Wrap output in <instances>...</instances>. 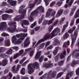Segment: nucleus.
<instances>
[{
	"instance_id": "nucleus-56",
	"label": "nucleus",
	"mask_w": 79,
	"mask_h": 79,
	"mask_svg": "<svg viewBox=\"0 0 79 79\" xmlns=\"http://www.w3.org/2000/svg\"><path fill=\"white\" fill-rule=\"evenodd\" d=\"M31 50H32V48H27L25 50V52H27H27H29V51H31Z\"/></svg>"
},
{
	"instance_id": "nucleus-4",
	"label": "nucleus",
	"mask_w": 79,
	"mask_h": 79,
	"mask_svg": "<svg viewBox=\"0 0 79 79\" xmlns=\"http://www.w3.org/2000/svg\"><path fill=\"white\" fill-rule=\"evenodd\" d=\"M33 12L35 13L34 14L36 15L38 14V13H40V12L44 13V8L42 6H39Z\"/></svg>"
},
{
	"instance_id": "nucleus-21",
	"label": "nucleus",
	"mask_w": 79,
	"mask_h": 79,
	"mask_svg": "<svg viewBox=\"0 0 79 79\" xmlns=\"http://www.w3.org/2000/svg\"><path fill=\"white\" fill-rule=\"evenodd\" d=\"M10 15L7 14H4L2 15V20H6V19H7V18H8V17Z\"/></svg>"
},
{
	"instance_id": "nucleus-36",
	"label": "nucleus",
	"mask_w": 79,
	"mask_h": 79,
	"mask_svg": "<svg viewBox=\"0 0 79 79\" xmlns=\"http://www.w3.org/2000/svg\"><path fill=\"white\" fill-rule=\"evenodd\" d=\"M56 73H57V72L56 71H53L51 74L52 77L53 78L55 77L56 76Z\"/></svg>"
},
{
	"instance_id": "nucleus-25",
	"label": "nucleus",
	"mask_w": 79,
	"mask_h": 79,
	"mask_svg": "<svg viewBox=\"0 0 79 79\" xmlns=\"http://www.w3.org/2000/svg\"><path fill=\"white\" fill-rule=\"evenodd\" d=\"M76 26H74V27H73L72 28H70L68 31V33L72 34L74 31L75 29H76Z\"/></svg>"
},
{
	"instance_id": "nucleus-28",
	"label": "nucleus",
	"mask_w": 79,
	"mask_h": 79,
	"mask_svg": "<svg viewBox=\"0 0 79 79\" xmlns=\"http://www.w3.org/2000/svg\"><path fill=\"white\" fill-rule=\"evenodd\" d=\"M19 56H20V51H19V53H16L14 55L13 59H16V58H18Z\"/></svg>"
},
{
	"instance_id": "nucleus-14",
	"label": "nucleus",
	"mask_w": 79,
	"mask_h": 79,
	"mask_svg": "<svg viewBox=\"0 0 79 79\" xmlns=\"http://www.w3.org/2000/svg\"><path fill=\"white\" fill-rule=\"evenodd\" d=\"M7 2H8L11 6H14L15 5H16V1H13L11 0H8Z\"/></svg>"
},
{
	"instance_id": "nucleus-8",
	"label": "nucleus",
	"mask_w": 79,
	"mask_h": 79,
	"mask_svg": "<svg viewBox=\"0 0 79 79\" xmlns=\"http://www.w3.org/2000/svg\"><path fill=\"white\" fill-rule=\"evenodd\" d=\"M16 68V66L14 65L11 69L12 72H13L14 73H16L19 70V68H20V65L18 64L17 66V69H15Z\"/></svg>"
},
{
	"instance_id": "nucleus-54",
	"label": "nucleus",
	"mask_w": 79,
	"mask_h": 79,
	"mask_svg": "<svg viewBox=\"0 0 79 79\" xmlns=\"http://www.w3.org/2000/svg\"><path fill=\"white\" fill-rule=\"evenodd\" d=\"M9 72V69H6L5 70H4V74H7Z\"/></svg>"
},
{
	"instance_id": "nucleus-9",
	"label": "nucleus",
	"mask_w": 79,
	"mask_h": 79,
	"mask_svg": "<svg viewBox=\"0 0 79 79\" xmlns=\"http://www.w3.org/2000/svg\"><path fill=\"white\" fill-rule=\"evenodd\" d=\"M15 27H10L7 29V31L9 32L13 33L14 32V31H16V32H18V30L16 29V26H15Z\"/></svg>"
},
{
	"instance_id": "nucleus-29",
	"label": "nucleus",
	"mask_w": 79,
	"mask_h": 79,
	"mask_svg": "<svg viewBox=\"0 0 79 79\" xmlns=\"http://www.w3.org/2000/svg\"><path fill=\"white\" fill-rule=\"evenodd\" d=\"M6 53L7 55H11L13 53V49L11 48L9 49L6 52Z\"/></svg>"
},
{
	"instance_id": "nucleus-34",
	"label": "nucleus",
	"mask_w": 79,
	"mask_h": 79,
	"mask_svg": "<svg viewBox=\"0 0 79 79\" xmlns=\"http://www.w3.org/2000/svg\"><path fill=\"white\" fill-rule=\"evenodd\" d=\"M6 50V48L5 47H0V53L2 52H4Z\"/></svg>"
},
{
	"instance_id": "nucleus-12",
	"label": "nucleus",
	"mask_w": 79,
	"mask_h": 79,
	"mask_svg": "<svg viewBox=\"0 0 79 79\" xmlns=\"http://www.w3.org/2000/svg\"><path fill=\"white\" fill-rule=\"evenodd\" d=\"M8 60L6 59L3 60L2 62L0 61V66L2 65V66H5L8 64Z\"/></svg>"
},
{
	"instance_id": "nucleus-41",
	"label": "nucleus",
	"mask_w": 79,
	"mask_h": 79,
	"mask_svg": "<svg viewBox=\"0 0 79 79\" xmlns=\"http://www.w3.org/2000/svg\"><path fill=\"white\" fill-rule=\"evenodd\" d=\"M72 55L73 57H74V58H77V57H79V53H76L75 54H74L73 56L72 53Z\"/></svg>"
},
{
	"instance_id": "nucleus-49",
	"label": "nucleus",
	"mask_w": 79,
	"mask_h": 79,
	"mask_svg": "<svg viewBox=\"0 0 79 79\" xmlns=\"http://www.w3.org/2000/svg\"><path fill=\"white\" fill-rule=\"evenodd\" d=\"M58 20H56L53 23H52V26H55L57 24H58Z\"/></svg>"
},
{
	"instance_id": "nucleus-57",
	"label": "nucleus",
	"mask_w": 79,
	"mask_h": 79,
	"mask_svg": "<svg viewBox=\"0 0 79 79\" xmlns=\"http://www.w3.org/2000/svg\"><path fill=\"white\" fill-rule=\"evenodd\" d=\"M76 10V6H73L71 9V10L72 11H73V12H74L75 11V10Z\"/></svg>"
},
{
	"instance_id": "nucleus-35",
	"label": "nucleus",
	"mask_w": 79,
	"mask_h": 79,
	"mask_svg": "<svg viewBox=\"0 0 79 79\" xmlns=\"http://www.w3.org/2000/svg\"><path fill=\"white\" fill-rule=\"evenodd\" d=\"M55 17H53L48 22V25H50V24H51L53 22V21L55 20Z\"/></svg>"
},
{
	"instance_id": "nucleus-19",
	"label": "nucleus",
	"mask_w": 79,
	"mask_h": 79,
	"mask_svg": "<svg viewBox=\"0 0 79 79\" xmlns=\"http://www.w3.org/2000/svg\"><path fill=\"white\" fill-rule=\"evenodd\" d=\"M61 50V48L58 47H56L55 48V50L53 52V54L54 55H56V54H57V53H58V50Z\"/></svg>"
},
{
	"instance_id": "nucleus-63",
	"label": "nucleus",
	"mask_w": 79,
	"mask_h": 79,
	"mask_svg": "<svg viewBox=\"0 0 79 79\" xmlns=\"http://www.w3.org/2000/svg\"><path fill=\"white\" fill-rule=\"evenodd\" d=\"M36 26V23L35 22H34L32 24L31 26V28H33L35 26Z\"/></svg>"
},
{
	"instance_id": "nucleus-40",
	"label": "nucleus",
	"mask_w": 79,
	"mask_h": 79,
	"mask_svg": "<svg viewBox=\"0 0 79 79\" xmlns=\"http://www.w3.org/2000/svg\"><path fill=\"white\" fill-rule=\"evenodd\" d=\"M76 39H75L74 38H72V44H71V47H73V45H74V42H75V41H76Z\"/></svg>"
},
{
	"instance_id": "nucleus-3",
	"label": "nucleus",
	"mask_w": 79,
	"mask_h": 79,
	"mask_svg": "<svg viewBox=\"0 0 79 79\" xmlns=\"http://www.w3.org/2000/svg\"><path fill=\"white\" fill-rule=\"evenodd\" d=\"M27 10V8H26L22 10L20 9V13L21 14V15L20 17V19H24V17L26 15V11Z\"/></svg>"
},
{
	"instance_id": "nucleus-32",
	"label": "nucleus",
	"mask_w": 79,
	"mask_h": 79,
	"mask_svg": "<svg viewBox=\"0 0 79 79\" xmlns=\"http://www.w3.org/2000/svg\"><path fill=\"white\" fill-rule=\"evenodd\" d=\"M13 12H14V10L11 9H9V10L5 11V13H8L9 14H10V13H13Z\"/></svg>"
},
{
	"instance_id": "nucleus-27",
	"label": "nucleus",
	"mask_w": 79,
	"mask_h": 79,
	"mask_svg": "<svg viewBox=\"0 0 79 79\" xmlns=\"http://www.w3.org/2000/svg\"><path fill=\"white\" fill-rule=\"evenodd\" d=\"M4 44L6 46H7L8 47H9V46H10L11 44L10 40H5Z\"/></svg>"
},
{
	"instance_id": "nucleus-1",
	"label": "nucleus",
	"mask_w": 79,
	"mask_h": 79,
	"mask_svg": "<svg viewBox=\"0 0 79 79\" xmlns=\"http://www.w3.org/2000/svg\"><path fill=\"white\" fill-rule=\"evenodd\" d=\"M60 32V29L58 27H56L55 29L51 33V34H49V33H47L46 35H45L44 38L43 39L40 40L38 41L37 42L36 44L35 45L34 48L35 47H37L38 45H39L41 42H45V40L48 39H49L50 38H53L55 35L58 34V33H59Z\"/></svg>"
},
{
	"instance_id": "nucleus-47",
	"label": "nucleus",
	"mask_w": 79,
	"mask_h": 79,
	"mask_svg": "<svg viewBox=\"0 0 79 79\" xmlns=\"http://www.w3.org/2000/svg\"><path fill=\"white\" fill-rule=\"evenodd\" d=\"M53 26H51L49 27L48 31L49 32H51V31H52V30L53 29Z\"/></svg>"
},
{
	"instance_id": "nucleus-39",
	"label": "nucleus",
	"mask_w": 79,
	"mask_h": 79,
	"mask_svg": "<svg viewBox=\"0 0 79 79\" xmlns=\"http://www.w3.org/2000/svg\"><path fill=\"white\" fill-rule=\"evenodd\" d=\"M44 56H42L39 59V62L40 63H42V61H43V60H44Z\"/></svg>"
},
{
	"instance_id": "nucleus-44",
	"label": "nucleus",
	"mask_w": 79,
	"mask_h": 79,
	"mask_svg": "<svg viewBox=\"0 0 79 79\" xmlns=\"http://www.w3.org/2000/svg\"><path fill=\"white\" fill-rule=\"evenodd\" d=\"M74 19H73L71 20V22L70 24V26H73V24H74Z\"/></svg>"
},
{
	"instance_id": "nucleus-52",
	"label": "nucleus",
	"mask_w": 79,
	"mask_h": 79,
	"mask_svg": "<svg viewBox=\"0 0 79 79\" xmlns=\"http://www.w3.org/2000/svg\"><path fill=\"white\" fill-rule=\"evenodd\" d=\"M53 48V45H50L47 48V50H51L52 49V48Z\"/></svg>"
},
{
	"instance_id": "nucleus-7",
	"label": "nucleus",
	"mask_w": 79,
	"mask_h": 79,
	"mask_svg": "<svg viewBox=\"0 0 79 79\" xmlns=\"http://www.w3.org/2000/svg\"><path fill=\"white\" fill-rule=\"evenodd\" d=\"M78 32H79V29L78 28H77L74 31L73 35L72 34L70 35L71 38L76 39L77 37V35H78Z\"/></svg>"
},
{
	"instance_id": "nucleus-24",
	"label": "nucleus",
	"mask_w": 79,
	"mask_h": 79,
	"mask_svg": "<svg viewBox=\"0 0 79 79\" xmlns=\"http://www.w3.org/2000/svg\"><path fill=\"white\" fill-rule=\"evenodd\" d=\"M34 13L33 11L31 14L30 17L29 18V20L30 22H32V21H33V18L32 16H33L34 15H36V14H34Z\"/></svg>"
},
{
	"instance_id": "nucleus-45",
	"label": "nucleus",
	"mask_w": 79,
	"mask_h": 79,
	"mask_svg": "<svg viewBox=\"0 0 79 79\" xmlns=\"http://www.w3.org/2000/svg\"><path fill=\"white\" fill-rule=\"evenodd\" d=\"M14 21H18L20 20V17L19 16H17L16 18L14 19Z\"/></svg>"
},
{
	"instance_id": "nucleus-51",
	"label": "nucleus",
	"mask_w": 79,
	"mask_h": 79,
	"mask_svg": "<svg viewBox=\"0 0 79 79\" xmlns=\"http://www.w3.org/2000/svg\"><path fill=\"white\" fill-rule=\"evenodd\" d=\"M79 52V49H78V50L77 49H75L73 52V56L74 55V54L77 53V52Z\"/></svg>"
},
{
	"instance_id": "nucleus-22",
	"label": "nucleus",
	"mask_w": 79,
	"mask_h": 79,
	"mask_svg": "<svg viewBox=\"0 0 79 79\" xmlns=\"http://www.w3.org/2000/svg\"><path fill=\"white\" fill-rule=\"evenodd\" d=\"M68 21H67L66 23V24L64 25L63 26V28L62 31V32H63L64 31L66 30V29L68 27Z\"/></svg>"
},
{
	"instance_id": "nucleus-58",
	"label": "nucleus",
	"mask_w": 79,
	"mask_h": 79,
	"mask_svg": "<svg viewBox=\"0 0 79 79\" xmlns=\"http://www.w3.org/2000/svg\"><path fill=\"white\" fill-rule=\"evenodd\" d=\"M34 51L32 50L30 53V56L32 57L33 56V55H34Z\"/></svg>"
},
{
	"instance_id": "nucleus-61",
	"label": "nucleus",
	"mask_w": 79,
	"mask_h": 79,
	"mask_svg": "<svg viewBox=\"0 0 79 79\" xmlns=\"http://www.w3.org/2000/svg\"><path fill=\"white\" fill-rule=\"evenodd\" d=\"M73 0H71L70 2L69 3V6H71L72 5V4H73Z\"/></svg>"
},
{
	"instance_id": "nucleus-53",
	"label": "nucleus",
	"mask_w": 79,
	"mask_h": 79,
	"mask_svg": "<svg viewBox=\"0 0 79 79\" xmlns=\"http://www.w3.org/2000/svg\"><path fill=\"white\" fill-rule=\"evenodd\" d=\"M1 35L3 37H5V36H9V35L5 33H3L1 34Z\"/></svg>"
},
{
	"instance_id": "nucleus-60",
	"label": "nucleus",
	"mask_w": 79,
	"mask_h": 79,
	"mask_svg": "<svg viewBox=\"0 0 79 79\" xmlns=\"http://www.w3.org/2000/svg\"><path fill=\"white\" fill-rule=\"evenodd\" d=\"M25 60H26V57H24L20 61V64H22L24 61Z\"/></svg>"
},
{
	"instance_id": "nucleus-17",
	"label": "nucleus",
	"mask_w": 79,
	"mask_h": 79,
	"mask_svg": "<svg viewBox=\"0 0 79 79\" xmlns=\"http://www.w3.org/2000/svg\"><path fill=\"white\" fill-rule=\"evenodd\" d=\"M52 9H48V11L46 12V18H48L50 16V12L52 11Z\"/></svg>"
},
{
	"instance_id": "nucleus-5",
	"label": "nucleus",
	"mask_w": 79,
	"mask_h": 79,
	"mask_svg": "<svg viewBox=\"0 0 79 79\" xmlns=\"http://www.w3.org/2000/svg\"><path fill=\"white\" fill-rule=\"evenodd\" d=\"M12 42L13 43H14L15 45L20 44V38L18 39L17 40V38H16V36H15V35H14L12 36Z\"/></svg>"
},
{
	"instance_id": "nucleus-37",
	"label": "nucleus",
	"mask_w": 79,
	"mask_h": 79,
	"mask_svg": "<svg viewBox=\"0 0 79 79\" xmlns=\"http://www.w3.org/2000/svg\"><path fill=\"white\" fill-rule=\"evenodd\" d=\"M20 73L22 75H24L25 74V68H23L20 70Z\"/></svg>"
},
{
	"instance_id": "nucleus-42",
	"label": "nucleus",
	"mask_w": 79,
	"mask_h": 79,
	"mask_svg": "<svg viewBox=\"0 0 79 79\" xmlns=\"http://www.w3.org/2000/svg\"><path fill=\"white\" fill-rule=\"evenodd\" d=\"M60 1H58L56 3V5H58L59 6H60L63 3V1L64 0H60Z\"/></svg>"
},
{
	"instance_id": "nucleus-26",
	"label": "nucleus",
	"mask_w": 79,
	"mask_h": 79,
	"mask_svg": "<svg viewBox=\"0 0 79 79\" xmlns=\"http://www.w3.org/2000/svg\"><path fill=\"white\" fill-rule=\"evenodd\" d=\"M16 24V22H10L8 23V25L9 26H13V27H15V26H16L15 25Z\"/></svg>"
},
{
	"instance_id": "nucleus-16",
	"label": "nucleus",
	"mask_w": 79,
	"mask_h": 79,
	"mask_svg": "<svg viewBox=\"0 0 79 79\" xmlns=\"http://www.w3.org/2000/svg\"><path fill=\"white\" fill-rule=\"evenodd\" d=\"M63 12V9H60L56 15V18H58L59 16H60L62 15Z\"/></svg>"
},
{
	"instance_id": "nucleus-30",
	"label": "nucleus",
	"mask_w": 79,
	"mask_h": 79,
	"mask_svg": "<svg viewBox=\"0 0 79 79\" xmlns=\"http://www.w3.org/2000/svg\"><path fill=\"white\" fill-rule=\"evenodd\" d=\"M69 37V35L68 34V32H66L64 34V35L63 36V38L64 39H68V37Z\"/></svg>"
},
{
	"instance_id": "nucleus-15",
	"label": "nucleus",
	"mask_w": 79,
	"mask_h": 79,
	"mask_svg": "<svg viewBox=\"0 0 79 79\" xmlns=\"http://www.w3.org/2000/svg\"><path fill=\"white\" fill-rule=\"evenodd\" d=\"M20 40H24L26 37L27 36V33H21L20 34Z\"/></svg>"
},
{
	"instance_id": "nucleus-62",
	"label": "nucleus",
	"mask_w": 79,
	"mask_h": 79,
	"mask_svg": "<svg viewBox=\"0 0 79 79\" xmlns=\"http://www.w3.org/2000/svg\"><path fill=\"white\" fill-rule=\"evenodd\" d=\"M46 76H47V73H45L44 75H43L41 77H40V79H43L44 78L46 77Z\"/></svg>"
},
{
	"instance_id": "nucleus-2",
	"label": "nucleus",
	"mask_w": 79,
	"mask_h": 79,
	"mask_svg": "<svg viewBox=\"0 0 79 79\" xmlns=\"http://www.w3.org/2000/svg\"><path fill=\"white\" fill-rule=\"evenodd\" d=\"M31 66L34 69H35V67H36V68H38L39 64L37 62H35L32 64H29L28 67V74H32V73L34 72V70L33 68L31 67Z\"/></svg>"
},
{
	"instance_id": "nucleus-33",
	"label": "nucleus",
	"mask_w": 79,
	"mask_h": 79,
	"mask_svg": "<svg viewBox=\"0 0 79 79\" xmlns=\"http://www.w3.org/2000/svg\"><path fill=\"white\" fill-rule=\"evenodd\" d=\"M78 17H79V9H78L76 11L74 18L76 19Z\"/></svg>"
},
{
	"instance_id": "nucleus-13",
	"label": "nucleus",
	"mask_w": 79,
	"mask_h": 79,
	"mask_svg": "<svg viewBox=\"0 0 79 79\" xmlns=\"http://www.w3.org/2000/svg\"><path fill=\"white\" fill-rule=\"evenodd\" d=\"M76 64H79V60H73L72 61V63L71 64V66H72V67H74V66H75V65H76Z\"/></svg>"
},
{
	"instance_id": "nucleus-59",
	"label": "nucleus",
	"mask_w": 79,
	"mask_h": 79,
	"mask_svg": "<svg viewBox=\"0 0 79 79\" xmlns=\"http://www.w3.org/2000/svg\"><path fill=\"white\" fill-rule=\"evenodd\" d=\"M20 31H22V32H27V29H24L22 28L20 29Z\"/></svg>"
},
{
	"instance_id": "nucleus-23",
	"label": "nucleus",
	"mask_w": 79,
	"mask_h": 79,
	"mask_svg": "<svg viewBox=\"0 0 79 79\" xmlns=\"http://www.w3.org/2000/svg\"><path fill=\"white\" fill-rule=\"evenodd\" d=\"M42 52L41 51H39L36 54L35 58V60H38L39 57L40 56V55H41V53Z\"/></svg>"
},
{
	"instance_id": "nucleus-64",
	"label": "nucleus",
	"mask_w": 79,
	"mask_h": 79,
	"mask_svg": "<svg viewBox=\"0 0 79 79\" xmlns=\"http://www.w3.org/2000/svg\"><path fill=\"white\" fill-rule=\"evenodd\" d=\"M76 73L77 75H79V67L77 69Z\"/></svg>"
},
{
	"instance_id": "nucleus-31",
	"label": "nucleus",
	"mask_w": 79,
	"mask_h": 79,
	"mask_svg": "<svg viewBox=\"0 0 79 79\" xmlns=\"http://www.w3.org/2000/svg\"><path fill=\"white\" fill-rule=\"evenodd\" d=\"M70 43L69 40L67 42H65L63 44V47H66L67 45H69Z\"/></svg>"
},
{
	"instance_id": "nucleus-50",
	"label": "nucleus",
	"mask_w": 79,
	"mask_h": 79,
	"mask_svg": "<svg viewBox=\"0 0 79 79\" xmlns=\"http://www.w3.org/2000/svg\"><path fill=\"white\" fill-rule=\"evenodd\" d=\"M12 49L13 50H15V51H17V50H19V48H18L17 46H14L12 47Z\"/></svg>"
},
{
	"instance_id": "nucleus-43",
	"label": "nucleus",
	"mask_w": 79,
	"mask_h": 79,
	"mask_svg": "<svg viewBox=\"0 0 79 79\" xmlns=\"http://www.w3.org/2000/svg\"><path fill=\"white\" fill-rule=\"evenodd\" d=\"M64 64V60H61L60 61L58 64L59 66H63Z\"/></svg>"
},
{
	"instance_id": "nucleus-11",
	"label": "nucleus",
	"mask_w": 79,
	"mask_h": 79,
	"mask_svg": "<svg viewBox=\"0 0 79 79\" xmlns=\"http://www.w3.org/2000/svg\"><path fill=\"white\" fill-rule=\"evenodd\" d=\"M29 24H30L29 22L27 20H23V23L22 24V26L23 28H25L24 25L26 26V25H27V26H28Z\"/></svg>"
},
{
	"instance_id": "nucleus-18",
	"label": "nucleus",
	"mask_w": 79,
	"mask_h": 79,
	"mask_svg": "<svg viewBox=\"0 0 79 79\" xmlns=\"http://www.w3.org/2000/svg\"><path fill=\"white\" fill-rule=\"evenodd\" d=\"M44 67L46 68H49L53 67V64H47L46 63L44 65Z\"/></svg>"
},
{
	"instance_id": "nucleus-38",
	"label": "nucleus",
	"mask_w": 79,
	"mask_h": 79,
	"mask_svg": "<svg viewBox=\"0 0 79 79\" xmlns=\"http://www.w3.org/2000/svg\"><path fill=\"white\" fill-rule=\"evenodd\" d=\"M53 77H52V75L50 73V72L47 75V79H53Z\"/></svg>"
},
{
	"instance_id": "nucleus-10",
	"label": "nucleus",
	"mask_w": 79,
	"mask_h": 79,
	"mask_svg": "<svg viewBox=\"0 0 79 79\" xmlns=\"http://www.w3.org/2000/svg\"><path fill=\"white\" fill-rule=\"evenodd\" d=\"M31 43V41L29 40V38L27 37L25 40L24 44V48L27 47Z\"/></svg>"
},
{
	"instance_id": "nucleus-20",
	"label": "nucleus",
	"mask_w": 79,
	"mask_h": 79,
	"mask_svg": "<svg viewBox=\"0 0 79 79\" xmlns=\"http://www.w3.org/2000/svg\"><path fill=\"white\" fill-rule=\"evenodd\" d=\"M74 72L72 71L70 72V73L67 74L66 75L65 79H69V76L71 77H72L73 76V73Z\"/></svg>"
},
{
	"instance_id": "nucleus-55",
	"label": "nucleus",
	"mask_w": 79,
	"mask_h": 79,
	"mask_svg": "<svg viewBox=\"0 0 79 79\" xmlns=\"http://www.w3.org/2000/svg\"><path fill=\"white\" fill-rule=\"evenodd\" d=\"M29 62V60H27V61L24 62L22 65V66H26V64L27 63Z\"/></svg>"
},
{
	"instance_id": "nucleus-48",
	"label": "nucleus",
	"mask_w": 79,
	"mask_h": 79,
	"mask_svg": "<svg viewBox=\"0 0 79 79\" xmlns=\"http://www.w3.org/2000/svg\"><path fill=\"white\" fill-rule=\"evenodd\" d=\"M63 73H64L63 72H60L59 73L57 76V78H59V77H61V76H62V75H63Z\"/></svg>"
},
{
	"instance_id": "nucleus-6",
	"label": "nucleus",
	"mask_w": 79,
	"mask_h": 79,
	"mask_svg": "<svg viewBox=\"0 0 79 79\" xmlns=\"http://www.w3.org/2000/svg\"><path fill=\"white\" fill-rule=\"evenodd\" d=\"M7 27V25L6 22H2L0 24V31H4Z\"/></svg>"
},
{
	"instance_id": "nucleus-46",
	"label": "nucleus",
	"mask_w": 79,
	"mask_h": 79,
	"mask_svg": "<svg viewBox=\"0 0 79 79\" xmlns=\"http://www.w3.org/2000/svg\"><path fill=\"white\" fill-rule=\"evenodd\" d=\"M60 54H58L55 57V60L56 61H57L58 60Z\"/></svg>"
}]
</instances>
